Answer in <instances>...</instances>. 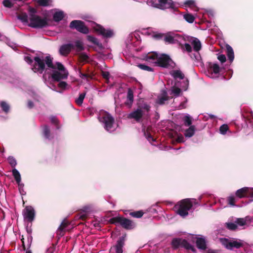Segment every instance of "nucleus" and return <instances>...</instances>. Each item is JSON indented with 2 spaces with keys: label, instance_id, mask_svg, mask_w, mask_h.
Instances as JSON below:
<instances>
[{
  "label": "nucleus",
  "instance_id": "obj_1",
  "mask_svg": "<svg viewBox=\"0 0 253 253\" xmlns=\"http://www.w3.org/2000/svg\"><path fill=\"white\" fill-rule=\"evenodd\" d=\"M199 205L196 199L186 198L179 201L173 207L176 213L182 217L188 215V211L193 206Z\"/></svg>",
  "mask_w": 253,
  "mask_h": 253
},
{
  "label": "nucleus",
  "instance_id": "obj_2",
  "mask_svg": "<svg viewBox=\"0 0 253 253\" xmlns=\"http://www.w3.org/2000/svg\"><path fill=\"white\" fill-rule=\"evenodd\" d=\"M108 222L116 225L119 224L126 230H131L135 227V223L132 220L119 216L111 218L108 220Z\"/></svg>",
  "mask_w": 253,
  "mask_h": 253
},
{
  "label": "nucleus",
  "instance_id": "obj_3",
  "mask_svg": "<svg viewBox=\"0 0 253 253\" xmlns=\"http://www.w3.org/2000/svg\"><path fill=\"white\" fill-rule=\"evenodd\" d=\"M171 245L173 250H177L181 247L187 250H191L193 253L196 252L195 248L184 239L180 238H173L171 241Z\"/></svg>",
  "mask_w": 253,
  "mask_h": 253
},
{
  "label": "nucleus",
  "instance_id": "obj_4",
  "mask_svg": "<svg viewBox=\"0 0 253 253\" xmlns=\"http://www.w3.org/2000/svg\"><path fill=\"white\" fill-rule=\"evenodd\" d=\"M30 23L28 26L36 29H42L48 25L46 17L42 18L39 15L34 16L29 18Z\"/></svg>",
  "mask_w": 253,
  "mask_h": 253
},
{
  "label": "nucleus",
  "instance_id": "obj_5",
  "mask_svg": "<svg viewBox=\"0 0 253 253\" xmlns=\"http://www.w3.org/2000/svg\"><path fill=\"white\" fill-rule=\"evenodd\" d=\"M99 121L104 124L105 130L109 131L113 128L115 122L114 118L107 112L101 114L98 117Z\"/></svg>",
  "mask_w": 253,
  "mask_h": 253
},
{
  "label": "nucleus",
  "instance_id": "obj_6",
  "mask_svg": "<svg viewBox=\"0 0 253 253\" xmlns=\"http://www.w3.org/2000/svg\"><path fill=\"white\" fill-rule=\"evenodd\" d=\"M173 62L169 55L163 53L159 55L158 60L155 61V64L160 67L169 68Z\"/></svg>",
  "mask_w": 253,
  "mask_h": 253
},
{
  "label": "nucleus",
  "instance_id": "obj_7",
  "mask_svg": "<svg viewBox=\"0 0 253 253\" xmlns=\"http://www.w3.org/2000/svg\"><path fill=\"white\" fill-rule=\"evenodd\" d=\"M126 235L125 234L120 237L115 245L111 247L109 252L114 251V253H124V247L126 241Z\"/></svg>",
  "mask_w": 253,
  "mask_h": 253
},
{
  "label": "nucleus",
  "instance_id": "obj_8",
  "mask_svg": "<svg viewBox=\"0 0 253 253\" xmlns=\"http://www.w3.org/2000/svg\"><path fill=\"white\" fill-rule=\"evenodd\" d=\"M69 27L84 34L89 33L88 28L85 25L84 22L81 20H73L70 23Z\"/></svg>",
  "mask_w": 253,
  "mask_h": 253
},
{
  "label": "nucleus",
  "instance_id": "obj_9",
  "mask_svg": "<svg viewBox=\"0 0 253 253\" xmlns=\"http://www.w3.org/2000/svg\"><path fill=\"white\" fill-rule=\"evenodd\" d=\"M221 243L225 248L230 250L234 248L239 249L244 246V242L242 240L229 241L228 239H221Z\"/></svg>",
  "mask_w": 253,
  "mask_h": 253
},
{
  "label": "nucleus",
  "instance_id": "obj_10",
  "mask_svg": "<svg viewBox=\"0 0 253 253\" xmlns=\"http://www.w3.org/2000/svg\"><path fill=\"white\" fill-rule=\"evenodd\" d=\"M34 63L32 68V70L35 72H38L42 74L45 69V65L43 59L39 56H35L34 58Z\"/></svg>",
  "mask_w": 253,
  "mask_h": 253
},
{
  "label": "nucleus",
  "instance_id": "obj_11",
  "mask_svg": "<svg viewBox=\"0 0 253 253\" xmlns=\"http://www.w3.org/2000/svg\"><path fill=\"white\" fill-rule=\"evenodd\" d=\"M157 8L165 10L172 8L175 10V4L172 0H158Z\"/></svg>",
  "mask_w": 253,
  "mask_h": 253
},
{
  "label": "nucleus",
  "instance_id": "obj_12",
  "mask_svg": "<svg viewBox=\"0 0 253 253\" xmlns=\"http://www.w3.org/2000/svg\"><path fill=\"white\" fill-rule=\"evenodd\" d=\"M24 218L28 222H32L35 218V211L31 206L26 207L23 212Z\"/></svg>",
  "mask_w": 253,
  "mask_h": 253
},
{
  "label": "nucleus",
  "instance_id": "obj_13",
  "mask_svg": "<svg viewBox=\"0 0 253 253\" xmlns=\"http://www.w3.org/2000/svg\"><path fill=\"white\" fill-rule=\"evenodd\" d=\"M94 30L97 33L101 35L105 38H111L113 35V31L110 29H106L100 25H97L94 28Z\"/></svg>",
  "mask_w": 253,
  "mask_h": 253
},
{
  "label": "nucleus",
  "instance_id": "obj_14",
  "mask_svg": "<svg viewBox=\"0 0 253 253\" xmlns=\"http://www.w3.org/2000/svg\"><path fill=\"white\" fill-rule=\"evenodd\" d=\"M143 116V112L140 109L132 111L127 115V118L129 119H134L136 122L139 123Z\"/></svg>",
  "mask_w": 253,
  "mask_h": 253
},
{
  "label": "nucleus",
  "instance_id": "obj_15",
  "mask_svg": "<svg viewBox=\"0 0 253 253\" xmlns=\"http://www.w3.org/2000/svg\"><path fill=\"white\" fill-rule=\"evenodd\" d=\"M68 76V72L61 73L58 71H54L51 75V77L53 81L60 82L62 80L66 79Z\"/></svg>",
  "mask_w": 253,
  "mask_h": 253
},
{
  "label": "nucleus",
  "instance_id": "obj_16",
  "mask_svg": "<svg viewBox=\"0 0 253 253\" xmlns=\"http://www.w3.org/2000/svg\"><path fill=\"white\" fill-rule=\"evenodd\" d=\"M236 195L239 198L245 197L253 198V191H250L249 188L244 187L238 190L236 192Z\"/></svg>",
  "mask_w": 253,
  "mask_h": 253
},
{
  "label": "nucleus",
  "instance_id": "obj_17",
  "mask_svg": "<svg viewBox=\"0 0 253 253\" xmlns=\"http://www.w3.org/2000/svg\"><path fill=\"white\" fill-rule=\"evenodd\" d=\"M74 48L75 46L73 44L67 43L62 45L59 48V51L61 55L66 56Z\"/></svg>",
  "mask_w": 253,
  "mask_h": 253
},
{
  "label": "nucleus",
  "instance_id": "obj_18",
  "mask_svg": "<svg viewBox=\"0 0 253 253\" xmlns=\"http://www.w3.org/2000/svg\"><path fill=\"white\" fill-rule=\"evenodd\" d=\"M196 244L197 247L200 250L205 251L207 249L206 241L203 238H197L196 241Z\"/></svg>",
  "mask_w": 253,
  "mask_h": 253
},
{
  "label": "nucleus",
  "instance_id": "obj_19",
  "mask_svg": "<svg viewBox=\"0 0 253 253\" xmlns=\"http://www.w3.org/2000/svg\"><path fill=\"white\" fill-rule=\"evenodd\" d=\"M133 102V91L130 88H128L127 92V99L125 104L130 107Z\"/></svg>",
  "mask_w": 253,
  "mask_h": 253
},
{
  "label": "nucleus",
  "instance_id": "obj_20",
  "mask_svg": "<svg viewBox=\"0 0 253 253\" xmlns=\"http://www.w3.org/2000/svg\"><path fill=\"white\" fill-rule=\"evenodd\" d=\"M220 70L221 69L217 63H209L208 70L209 72L217 74L220 72Z\"/></svg>",
  "mask_w": 253,
  "mask_h": 253
},
{
  "label": "nucleus",
  "instance_id": "obj_21",
  "mask_svg": "<svg viewBox=\"0 0 253 253\" xmlns=\"http://www.w3.org/2000/svg\"><path fill=\"white\" fill-rule=\"evenodd\" d=\"M159 55L157 52L149 53L146 55L145 59L146 61L155 63V61L158 60Z\"/></svg>",
  "mask_w": 253,
  "mask_h": 253
},
{
  "label": "nucleus",
  "instance_id": "obj_22",
  "mask_svg": "<svg viewBox=\"0 0 253 253\" xmlns=\"http://www.w3.org/2000/svg\"><path fill=\"white\" fill-rule=\"evenodd\" d=\"M226 53L230 62H233L234 59V53L232 47L229 44L226 45Z\"/></svg>",
  "mask_w": 253,
  "mask_h": 253
},
{
  "label": "nucleus",
  "instance_id": "obj_23",
  "mask_svg": "<svg viewBox=\"0 0 253 253\" xmlns=\"http://www.w3.org/2000/svg\"><path fill=\"white\" fill-rule=\"evenodd\" d=\"M35 2L38 6H49L52 5V0H34Z\"/></svg>",
  "mask_w": 253,
  "mask_h": 253
},
{
  "label": "nucleus",
  "instance_id": "obj_24",
  "mask_svg": "<svg viewBox=\"0 0 253 253\" xmlns=\"http://www.w3.org/2000/svg\"><path fill=\"white\" fill-rule=\"evenodd\" d=\"M87 39L89 42L96 45L100 49L103 48L102 44L99 42L97 38L94 37L92 36L89 35L87 36Z\"/></svg>",
  "mask_w": 253,
  "mask_h": 253
},
{
  "label": "nucleus",
  "instance_id": "obj_25",
  "mask_svg": "<svg viewBox=\"0 0 253 253\" xmlns=\"http://www.w3.org/2000/svg\"><path fill=\"white\" fill-rule=\"evenodd\" d=\"M196 127L195 126H191L186 129L184 133V135L186 137H191L193 136L195 132Z\"/></svg>",
  "mask_w": 253,
  "mask_h": 253
},
{
  "label": "nucleus",
  "instance_id": "obj_26",
  "mask_svg": "<svg viewBox=\"0 0 253 253\" xmlns=\"http://www.w3.org/2000/svg\"><path fill=\"white\" fill-rule=\"evenodd\" d=\"M191 44L193 46L194 50L198 52L201 49V42L197 38H194L192 42H191Z\"/></svg>",
  "mask_w": 253,
  "mask_h": 253
},
{
  "label": "nucleus",
  "instance_id": "obj_27",
  "mask_svg": "<svg viewBox=\"0 0 253 253\" xmlns=\"http://www.w3.org/2000/svg\"><path fill=\"white\" fill-rule=\"evenodd\" d=\"M170 99L169 97L168 96L166 91H164L162 96L158 97V103L160 105H163L165 103V101L169 100Z\"/></svg>",
  "mask_w": 253,
  "mask_h": 253
},
{
  "label": "nucleus",
  "instance_id": "obj_28",
  "mask_svg": "<svg viewBox=\"0 0 253 253\" xmlns=\"http://www.w3.org/2000/svg\"><path fill=\"white\" fill-rule=\"evenodd\" d=\"M43 60L45 64H46L48 68L52 69H55L54 64L53 63V58L51 57L50 55L45 56Z\"/></svg>",
  "mask_w": 253,
  "mask_h": 253
},
{
  "label": "nucleus",
  "instance_id": "obj_29",
  "mask_svg": "<svg viewBox=\"0 0 253 253\" xmlns=\"http://www.w3.org/2000/svg\"><path fill=\"white\" fill-rule=\"evenodd\" d=\"M163 41L167 44H173L175 42L174 37L169 34H165Z\"/></svg>",
  "mask_w": 253,
  "mask_h": 253
},
{
  "label": "nucleus",
  "instance_id": "obj_30",
  "mask_svg": "<svg viewBox=\"0 0 253 253\" xmlns=\"http://www.w3.org/2000/svg\"><path fill=\"white\" fill-rule=\"evenodd\" d=\"M64 18V13L62 11L56 12L53 15V20L55 22H59Z\"/></svg>",
  "mask_w": 253,
  "mask_h": 253
},
{
  "label": "nucleus",
  "instance_id": "obj_31",
  "mask_svg": "<svg viewBox=\"0 0 253 253\" xmlns=\"http://www.w3.org/2000/svg\"><path fill=\"white\" fill-rule=\"evenodd\" d=\"M17 17L21 22L25 23H27L29 22V18H28V15L25 12H22L20 13Z\"/></svg>",
  "mask_w": 253,
  "mask_h": 253
},
{
  "label": "nucleus",
  "instance_id": "obj_32",
  "mask_svg": "<svg viewBox=\"0 0 253 253\" xmlns=\"http://www.w3.org/2000/svg\"><path fill=\"white\" fill-rule=\"evenodd\" d=\"M89 56L84 52H82L78 55V60L80 62H87Z\"/></svg>",
  "mask_w": 253,
  "mask_h": 253
},
{
  "label": "nucleus",
  "instance_id": "obj_33",
  "mask_svg": "<svg viewBox=\"0 0 253 253\" xmlns=\"http://www.w3.org/2000/svg\"><path fill=\"white\" fill-rule=\"evenodd\" d=\"M172 76L175 79L178 78L180 80H182L184 78V74L181 72V71L180 70H179L173 71V73H172Z\"/></svg>",
  "mask_w": 253,
  "mask_h": 253
},
{
  "label": "nucleus",
  "instance_id": "obj_34",
  "mask_svg": "<svg viewBox=\"0 0 253 253\" xmlns=\"http://www.w3.org/2000/svg\"><path fill=\"white\" fill-rule=\"evenodd\" d=\"M192 117L189 115H186L183 118V121L184 122V125L186 126H192Z\"/></svg>",
  "mask_w": 253,
  "mask_h": 253
},
{
  "label": "nucleus",
  "instance_id": "obj_35",
  "mask_svg": "<svg viewBox=\"0 0 253 253\" xmlns=\"http://www.w3.org/2000/svg\"><path fill=\"white\" fill-rule=\"evenodd\" d=\"M43 134L46 139H50L53 138V137H51L50 128L46 125H45L43 127Z\"/></svg>",
  "mask_w": 253,
  "mask_h": 253
},
{
  "label": "nucleus",
  "instance_id": "obj_36",
  "mask_svg": "<svg viewBox=\"0 0 253 253\" xmlns=\"http://www.w3.org/2000/svg\"><path fill=\"white\" fill-rule=\"evenodd\" d=\"M12 172L15 181L19 184L21 181V175L19 172L16 169H14Z\"/></svg>",
  "mask_w": 253,
  "mask_h": 253
},
{
  "label": "nucleus",
  "instance_id": "obj_37",
  "mask_svg": "<svg viewBox=\"0 0 253 253\" xmlns=\"http://www.w3.org/2000/svg\"><path fill=\"white\" fill-rule=\"evenodd\" d=\"M142 103H139L138 106V109H140L141 110H144L147 112H149L150 111V106L147 103L142 101Z\"/></svg>",
  "mask_w": 253,
  "mask_h": 253
},
{
  "label": "nucleus",
  "instance_id": "obj_38",
  "mask_svg": "<svg viewBox=\"0 0 253 253\" xmlns=\"http://www.w3.org/2000/svg\"><path fill=\"white\" fill-rule=\"evenodd\" d=\"M86 93L84 92L80 94L78 98L76 99L75 102L79 106H81L83 103V101L85 97Z\"/></svg>",
  "mask_w": 253,
  "mask_h": 253
},
{
  "label": "nucleus",
  "instance_id": "obj_39",
  "mask_svg": "<svg viewBox=\"0 0 253 253\" xmlns=\"http://www.w3.org/2000/svg\"><path fill=\"white\" fill-rule=\"evenodd\" d=\"M75 47H76L77 51H81L84 50V47L83 42L79 40H77L75 42Z\"/></svg>",
  "mask_w": 253,
  "mask_h": 253
},
{
  "label": "nucleus",
  "instance_id": "obj_40",
  "mask_svg": "<svg viewBox=\"0 0 253 253\" xmlns=\"http://www.w3.org/2000/svg\"><path fill=\"white\" fill-rule=\"evenodd\" d=\"M183 17L184 19L189 23H192L195 20V17L190 13L184 14Z\"/></svg>",
  "mask_w": 253,
  "mask_h": 253
},
{
  "label": "nucleus",
  "instance_id": "obj_41",
  "mask_svg": "<svg viewBox=\"0 0 253 253\" xmlns=\"http://www.w3.org/2000/svg\"><path fill=\"white\" fill-rule=\"evenodd\" d=\"M55 67L54 69H57L59 72H68L66 69L64 65L60 62H57L54 65Z\"/></svg>",
  "mask_w": 253,
  "mask_h": 253
},
{
  "label": "nucleus",
  "instance_id": "obj_42",
  "mask_svg": "<svg viewBox=\"0 0 253 253\" xmlns=\"http://www.w3.org/2000/svg\"><path fill=\"white\" fill-rule=\"evenodd\" d=\"M144 214V212L142 211H132L129 213V215L135 218H140Z\"/></svg>",
  "mask_w": 253,
  "mask_h": 253
},
{
  "label": "nucleus",
  "instance_id": "obj_43",
  "mask_svg": "<svg viewBox=\"0 0 253 253\" xmlns=\"http://www.w3.org/2000/svg\"><path fill=\"white\" fill-rule=\"evenodd\" d=\"M225 224L226 228L229 230H235L237 228V225L236 223L227 222Z\"/></svg>",
  "mask_w": 253,
  "mask_h": 253
},
{
  "label": "nucleus",
  "instance_id": "obj_44",
  "mask_svg": "<svg viewBox=\"0 0 253 253\" xmlns=\"http://www.w3.org/2000/svg\"><path fill=\"white\" fill-rule=\"evenodd\" d=\"M0 106L1 107L2 110L4 112H5L6 113L8 112V111L9 110V106L6 102H5L4 101L1 102L0 103Z\"/></svg>",
  "mask_w": 253,
  "mask_h": 253
},
{
  "label": "nucleus",
  "instance_id": "obj_45",
  "mask_svg": "<svg viewBox=\"0 0 253 253\" xmlns=\"http://www.w3.org/2000/svg\"><path fill=\"white\" fill-rule=\"evenodd\" d=\"M70 224V222L68 221L67 220L64 219L61 223L58 228L65 230L66 228L68 227V226Z\"/></svg>",
  "mask_w": 253,
  "mask_h": 253
},
{
  "label": "nucleus",
  "instance_id": "obj_46",
  "mask_svg": "<svg viewBox=\"0 0 253 253\" xmlns=\"http://www.w3.org/2000/svg\"><path fill=\"white\" fill-rule=\"evenodd\" d=\"M229 127L227 125L223 124L220 126L219 130L220 133L222 134H225L227 131L228 130Z\"/></svg>",
  "mask_w": 253,
  "mask_h": 253
},
{
  "label": "nucleus",
  "instance_id": "obj_47",
  "mask_svg": "<svg viewBox=\"0 0 253 253\" xmlns=\"http://www.w3.org/2000/svg\"><path fill=\"white\" fill-rule=\"evenodd\" d=\"M235 222L240 226H244L246 224L247 220L243 218H237Z\"/></svg>",
  "mask_w": 253,
  "mask_h": 253
},
{
  "label": "nucleus",
  "instance_id": "obj_48",
  "mask_svg": "<svg viewBox=\"0 0 253 253\" xmlns=\"http://www.w3.org/2000/svg\"><path fill=\"white\" fill-rule=\"evenodd\" d=\"M28 11L29 12V18H31L32 16L37 15V10L35 8L29 7L28 8Z\"/></svg>",
  "mask_w": 253,
  "mask_h": 253
},
{
  "label": "nucleus",
  "instance_id": "obj_49",
  "mask_svg": "<svg viewBox=\"0 0 253 253\" xmlns=\"http://www.w3.org/2000/svg\"><path fill=\"white\" fill-rule=\"evenodd\" d=\"M144 134L149 142L154 141L155 140L148 130L144 131Z\"/></svg>",
  "mask_w": 253,
  "mask_h": 253
},
{
  "label": "nucleus",
  "instance_id": "obj_50",
  "mask_svg": "<svg viewBox=\"0 0 253 253\" xmlns=\"http://www.w3.org/2000/svg\"><path fill=\"white\" fill-rule=\"evenodd\" d=\"M138 67L140 69L143 70H145V71H149V72H152L153 71V69L152 68H151L149 66H148L147 65H145L144 64H139L138 65Z\"/></svg>",
  "mask_w": 253,
  "mask_h": 253
},
{
  "label": "nucleus",
  "instance_id": "obj_51",
  "mask_svg": "<svg viewBox=\"0 0 253 253\" xmlns=\"http://www.w3.org/2000/svg\"><path fill=\"white\" fill-rule=\"evenodd\" d=\"M8 161L9 164L12 168L15 167L17 164L15 159L12 156H9L8 158Z\"/></svg>",
  "mask_w": 253,
  "mask_h": 253
},
{
  "label": "nucleus",
  "instance_id": "obj_52",
  "mask_svg": "<svg viewBox=\"0 0 253 253\" xmlns=\"http://www.w3.org/2000/svg\"><path fill=\"white\" fill-rule=\"evenodd\" d=\"M165 34L163 33H155L153 35L152 37L157 40H163Z\"/></svg>",
  "mask_w": 253,
  "mask_h": 253
},
{
  "label": "nucleus",
  "instance_id": "obj_53",
  "mask_svg": "<svg viewBox=\"0 0 253 253\" xmlns=\"http://www.w3.org/2000/svg\"><path fill=\"white\" fill-rule=\"evenodd\" d=\"M68 84L64 81H61L58 84V87L63 90H65L67 88Z\"/></svg>",
  "mask_w": 253,
  "mask_h": 253
},
{
  "label": "nucleus",
  "instance_id": "obj_54",
  "mask_svg": "<svg viewBox=\"0 0 253 253\" xmlns=\"http://www.w3.org/2000/svg\"><path fill=\"white\" fill-rule=\"evenodd\" d=\"M50 120L52 124H54L56 126V128L59 129V126H58V120L57 118L55 116H51L50 117Z\"/></svg>",
  "mask_w": 253,
  "mask_h": 253
},
{
  "label": "nucleus",
  "instance_id": "obj_55",
  "mask_svg": "<svg viewBox=\"0 0 253 253\" xmlns=\"http://www.w3.org/2000/svg\"><path fill=\"white\" fill-rule=\"evenodd\" d=\"M79 74L80 77L82 79H85L87 81H88L89 79H92L91 76L88 74L83 73L81 72H80Z\"/></svg>",
  "mask_w": 253,
  "mask_h": 253
},
{
  "label": "nucleus",
  "instance_id": "obj_56",
  "mask_svg": "<svg viewBox=\"0 0 253 253\" xmlns=\"http://www.w3.org/2000/svg\"><path fill=\"white\" fill-rule=\"evenodd\" d=\"M181 92L180 88L176 87H174L172 89V93L174 94V96L177 97L178 96Z\"/></svg>",
  "mask_w": 253,
  "mask_h": 253
},
{
  "label": "nucleus",
  "instance_id": "obj_57",
  "mask_svg": "<svg viewBox=\"0 0 253 253\" xmlns=\"http://www.w3.org/2000/svg\"><path fill=\"white\" fill-rule=\"evenodd\" d=\"M2 3L5 7L8 8H11L13 5L9 0H3Z\"/></svg>",
  "mask_w": 253,
  "mask_h": 253
},
{
  "label": "nucleus",
  "instance_id": "obj_58",
  "mask_svg": "<svg viewBox=\"0 0 253 253\" xmlns=\"http://www.w3.org/2000/svg\"><path fill=\"white\" fill-rule=\"evenodd\" d=\"M101 76L102 77L107 81H109L110 73L108 71H101Z\"/></svg>",
  "mask_w": 253,
  "mask_h": 253
},
{
  "label": "nucleus",
  "instance_id": "obj_59",
  "mask_svg": "<svg viewBox=\"0 0 253 253\" xmlns=\"http://www.w3.org/2000/svg\"><path fill=\"white\" fill-rule=\"evenodd\" d=\"M33 240V237L31 236V235H28L27 237V249H29L31 247L32 243Z\"/></svg>",
  "mask_w": 253,
  "mask_h": 253
},
{
  "label": "nucleus",
  "instance_id": "obj_60",
  "mask_svg": "<svg viewBox=\"0 0 253 253\" xmlns=\"http://www.w3.org/2000/svg\"><path fill=\"white\" fill-rule=\"evenodd\" d=\"M217 59L222 63H224L226 60V58L225 55L224 54H220L217 57Z\"/></svg>",
  "mask_w": 253,
  "mask_h": 253
},
{
  "label": "nucleus",
  "instance_id": "obj_61",
  "mask_svg": "<svg viewBox=\"0 0 253 253\" xmlns=\"http://www.w3.org/2000/svg\"><path fill=\"white\" fill-rule=\"evenodd\" d=\"M65 232V230H61L59 228H58L56 231V234L57 236L59 237H62L64 235Z\"/></svg>",
  "mask_w": 253,
  "mask_h": 253
},
{
  "label": "nucleus",
  "instance_id": "obj_62",
  "mask_svg": "<svg viewBox=\"0 0 253 253\" xmlns=\"http://www.w3.org/2000/svg\"><path fill=\"white\" fill-rule=\"evenodd\" d=\"M184 46L185 50L188 52H191L192 51V47L189 43H185Z\"/></svg>",
  "mask_w": 253,
  "mask_h": 253
},
{
  "label": "nucleus",
  "instance_id": "obj_63",
  "mask_svg": "<svg viewBox=\"0 0 253 253\" xmlns=\"http://www.w3.org/2000/svg\"><path fill=\"white\" fill-rule=\"evenodd\" d=\"M25 61L28 63L29 64H32L33 62V60L31 58V57L27 56H25L24 58Z\"/></svg>",
  "mask_w": 253,
  "mask_h": 253
},
{
  "label": "nucleus",
  "instance_id": "obj_64",
  "mask_svg": "<svg viewBox=\"0 0 253 253\" xmlns=\"http://www.w3.org/2000/svg\"><path fill=\"white\" fill-rule=\"evenodd\" d=\"M148 4L154 7L157 8L158 3L155 2L154 0H148Z\"/></svg>",
  "mask_w": 253,
  "mask_h": 253
}]
</instances>
